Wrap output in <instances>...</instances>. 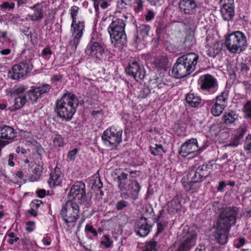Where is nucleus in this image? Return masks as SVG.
<instances>
[{
	"label": "nucleus",
	"instance_id": "obj_1",
	"mask_svg": "<svg viewBox=\"0 0 251 251\" xmlns=\"http://www.w3.org/2000/svg\"><path fill=\"white\" fill-rule=\"evenodd\" d=\"M55 105L54 110L58 117L62 120L69 121L76 112L78 101L74 94L66 93L56 101Z\"/></svg>",
	"mask_w": 251,
	"mask_h": 251
},
{
	"label": "nucleus",
	"instance_id": "obj_2",
	"mask_svg": "<svg viewBox=\"0 0 251 251\" xmlns=\"http://www.w3.org/2000/svg\"><path fill=\"white\" fill-rule=\"evenodd\" d=\"M199 58V55L193 52L187 53L180 56L173 67L172 75L177 78L190 75L196 69Z\"/></svg>",
	"mask_w": 251,
	"mask_h": 251
},
{
	"label": "nucleus",
	"instance_id": "obj_3",
	"mask_svg": "<svg viewBox=\"0 0 251 251\" xmlns=\"http://www.w3.org/2000/svg\"><path fill=\"white\" fill-rule=\"evenodd\" d=\"M128 174L122 172L118 174V176L114 179L117 182L118 187L121 191H126L121 193L122 197L125 199L130 197L134 200H137L141 190V186L135 179H128Z\"/></svg>",
	"mask_w": 251,
	"mask_h": 251
},
{
	"label": "nucleus",
	"instance_id": "obj_4",
	"mask_svg": "<svg viewBox=\"0 0 251 251\" xmlns=\"http://www.w3.org/2000/svg\"><path fill=\"white\" fill-rule=\"evenodd\" d=\"M209 168L207 164L191 168L187 174L181 180L185 190L189 191L193 188L194 183H201L205 180L210 175V172L208 171Z\"/></svg>",
	"mask_w": 251,
	"mask_h": 251
},
{
	"label": "nucleus",
	"instance_id": "obj_5",
	"mask_svg": "<svg viewBox=\"0 0 251 251\" xmlns=\"http://www.w3.org/2000/svg\"><path fill=\"white\" fill-rule=\"evenodd\" d=\"M126 23L124 20L116 18L109 25L107 31L109 34L111 43L115 47L124 45L126 42L125 32Z\"/></svg>",
	"mask_w": 251,
	"mask_h": 251
},
{
	"label": "nucleus",
	"instance_id": "obj_6",
	"mask_svg": "<svg viewBox=\"0 0 251 251\" xmlns=\"http://www.w3.org/2000/svg\"><path fill=\"white\" fill-rule=\"evenodd\" d=\"M218 215L215 226L220 228L229 229L235 225L238 208L236 206L222 207L218 209Z\"/></svg>",
	"mask_w": 251,
	"mask_h": 251
},
{
	"label": "nucleus",
	"instance_id": "obj_7",
	"mask_svg": "<svg viewBox=\"0 0 251 251\" xmlns=\"http://www.w3.org/2000/svg\"><path fill=\"white\" fill-rule=\"evenodd\" d=\"M225 45L230 52L240 53L247 46L246 36L240 31L232 32L226 37Z\"/></svg>",
	"mask_w": 251,
	"mask_h": 251
},
{
	"label": "nucleus",
	"instance_id": "obj_8",
	"mask_svg": "<svg viewBox=\"0 0 251 251\" xmlns=\"http://www.w3.org/2000/svg\"><path fill=\"white\" fill-rule=\"evenodd\" d=\"M79 208L75 202L68 201L62 207L61 215L63 221L66 223H74L79 217Z\"/></svg>",
	"mask_w": 251,
	"mask_h": 251
},
{
	"label": "nucleus",
	"instance_id": "obj_9",
	"mask_svg": "<svg viewBox=\"0 0 251 251\" xmlns=\"http://www.w3.org/2000/svg\"><path fill=\"white\" fill-rule=\"evenodd\" d=\"M123 131L111 127L105 130L101 136L104 143L113 148L117 147L122 141Z\"/></svg>",
	"mask_w": 251,
	"mask_h": 251
},
{
	"label": "nucleus",
	"instance_id": "obj_10",
	"mask_svg": "<svg viewBox=\"0 0 251 251\" xmlns=\"http://www.w3.org/2000/svg\"><path fill=\"white\" fill-rule=\"evenodd\" d=\"M200 89L207 92H215L218 88L217 79L210 74H205L201 76L198 79Z\"/></svg>",
	"mask_w": 251,
	"mask_h": 251
},
{
	"label": "nucleus",
	"instance_id": "obj_11",
	"mask_svg": "<svg viewBox=\"0 0 251 251\" xmlns=\"http://www.w3.org/2000/svg\"><path fill=\"white\" fill-rule=\"evenodd\" d=\"M33 69V65L30 62H21L15 64L12 71H9L8 75L13 79H19L25 76Z\"/></svg>",
	"mask_w": 251,
	"mask_h": 251
},
{
	"label": "nucleus",
	"instance_id": "obj_12",
	"mask_svg": "<svg viewBox=\"0 0 251 251\" xmlns=\"http://www.w3.org/2000/svg\"><path fill=\"white\" fill-rule=\"evenodd\" d=\"M125 70L128 75L133 76L137 81L144 79L145 77V72L144 68L137 61L129 63Z\"/></svg>",
	"mask_w": 251,
	"mask_h": 251
},
{
	"label": "nucleus",
	"instance_id": "obj_13",
	"mask_svg": "<svg viewBox=\"0 0 251 251\" xmlns=\"http://www.w3.org/2000/svg\"><path fill=\"white\" fill-rule=\"evenodd\" d=\"M70 200L78 201L85 199V185L83 182H76L71 187L68 196Z\"/></svg>",
	"mask_w": 251,
	"mask_h": 251
},
{
	"label": "nucleus",
	"instance_id": "obj_14",
	"mask_svg": "<svg viewBox=\"0 0 251 251\" xmlns=\"http://www.w3.org/2000/svg\"><path fill=\"white\" fill-rule=\"evenodd\" d=\"M183 237V241L176 251H190L196 244L197 233L193 230H189Z\"/></svg>",
	"mask_w": 251,
	"mask_h": 251
},
{
	"label": "nucleus",
	"instance_id": "obj_15",
	"mask_svg": "<svg viewBox=\"0 0 251 251\" xmlns=\"http://www.w3.org/2000/svg\"><path fill=\"white\" fill-rule=\"evenodd\" d=\"M71 28L72 30H73V39L70 41L69 45L72 47V50L75 51L82 36L83 30L84 29V23L83 22H79L77 24L75 23L73 27L71 25Z\"/></svg>",
	"mask_w": 251,
	"mask_h": 251
},
{
	"label": "nucleus",
	"instance_id": "obj_16",
	"mask_svg": "<svg viewBox=\"0 0 251 251\" xmlns=\"http://www.w3.org/2000/svg\"><path fill=\"white\" fill-rule=\"evenodd\" d=\"M152 227V225L150 224L149 219L142 217L135 223V230L139 236L145 237L149 234Z\"/></svg>",
	"mask_w": 251,
	"mask_h": 251
},
{
	"label": "nucleus",
	"instance_id": "obj_17",
	"mask_svg": "<svg viewBox=\"0 0 251 251\" xmlns=\"http://www.w3.org/2000/svg\"><path fill=\"white\" fill-rule=\"evenodd\" d=\"M199 150L197 140L196 138H191L186 140L183 143L179 151V154L182 156L185 157Z\"/></svg>",
	"mask_w": 251,
	"mask_h": 251
},
{
	"label": "nucleus",
	"instance_id": "obj_18",
	"mask_svg": "<svg viewBox=\"0 0 251 251\" xmlns=\"http://www.w3.org/2000/svg\"><path fill=\"white\" fill-rule=\"evenodd\" d=\"M178 7L180 12L191 15L196 13L199 6L195 0H179Z\"/></svg>",
	"mask_w": 251,
	"mask_h": 251
},
{
	"label": "nucleus",
	"instance_id": "obj_19",
	"mask_svg": "<svg viewBox=\"0 0 251 251\" xmlns=\"http://www.w3.org/2000/svg\"><path fill=\"white\" fill-rule=\"evenodd\" d=\"M85 52L89 55L100 58L104 53V48L100 43L91 41L88 44Z\"/></svg>",
	"mask_w": 251,
	"mask_h": 251
},
{
	"label": "nucleus",
	"instance_id": "obj_20",
	"mask_svg": "<svg viewBox=\"0 0 251 251\" xmlns=\"http://www.w3.org/2000/svg\"><path fill=\"white\" fill-rule=\"evenodd\" d=\"M215 231L213 232V237L218 243L220 245H224L227 242L228 234L230 229L220 228L219 226H214Z\"/></svg>",
	"mask_w": 251,
	"mask_h": 251
},
{
	"label": "nucleus",
	"instance_id": "obj_21",
	"mask_svg": "<svg viewBox=\"0 0 251 251\" xmlns=\"http://www.w3.org/2000/svg\"><path fill=\"white\" fill-rule=\"evenodd\" d=\"M221 5L220 11L223 19L226 21L231 20L235 14L234 4L229 5L225 3Z\"/></svg>",
	"mask_w": 251,
	"mask_h": 251
},
{
	"label": "nucleus",
	"instance_id": "obj_22",
	"mask_svg": "<svg viewBox=\"0 0 251 251\" xmlns=\"http://www.w3.org/2000/svg\"><path fill=\"white\" fill-rule=\"evenodd\" d=\"M15 129L8 126L4 125L0 127V139L12 140L15 137Z\"/></svg>",
	"mask_w": 251,
	"mask_h": 251
},
{
	"label": "nucleus",
	"instance_id": "obj_23",
	"mask_svg": "<svg viewBox=\"0 0 251 251\" xmlns=\"http://www.w3.org/2000/svg\"><path fill=\"white\" fill-rule=\"evenodd\" d=\"M165 215V212L163 210H161L159 211V215L154 219V222L157 223V231L155 234L154 236L156 237L160 233H162L167 227L168 223L167 221L162 220V218H164Z\"/></svg>",
	"mask_w": 251,
	"mask_h": 251
},
{
	"label": "nucleus",
	"instance_id": "obj_24",
	"mask_svg": "<svg viewBox=\"0 0 251 251\" xmlns=\"http://www.w3.org/2000/svg\"><path fill=\"white\" fill-rule=\"evenodd\" d=\"M60 171L59 168L55 167L50 174V178L49 184L51 187L60 185L61 183L60 178Z\"/></svg>",
	"mask_w": 251,
	"mask_h": 251
},
{
	"label": "nucleus",
	"instance_id": "obj_25",
	"mask_svg": "<svg viewBox=\"0 0 251 251\" xmlns=\"http://www.w3.org/2000/svg\"><path fill=\"white\" fill-rule=\"evenodd\" d=\"M195 43L194 35L189 34L186 36L185 40L181 45L182 49L186 51H188L192 49Z\"/></svg>",
	"mask_w": 251,
	"mask_h": 251
},
{
	"label": "nucleus",
	"instance_id": "obj_26",
	"mask_svg": "<svg viewBox=\"0 0 251 251\" xmlns=\"http://www.w3.org/2000/svg\"><path fill=\"white\" fill-rule=\"evenodd\" d=\"M238 118V115L236 112L231 110L227 113H225L222 117V120L224 123L228 125L233 123Z\"/></svg>",
	"mask_w": 251,
	"mask_h": 251
},
{
	"label": "nucleus",
	"instance_id": "obj_27",
	"mask_svg": "<svg viewBox=\"0 0 251 251\" xmlns=\"http://www.w3.org/2000/svg\"><path fill=\"white\" fill-rule=\"evenodd\" d=\"M94 6L95 8L96 14H100L99 5L100 7L105 9L108 8L110 5L111 0H93Z\"/></svg>",
	"mask_w": 251,
	"mask_h": 251
},
{
	"label": "nucleus",
	"instance_id": "obj_28",
	"mask_svg": "<svg viewBox=\"0 0 251 251\" xmlns=\"http://www.w3.org/2000/svg\"><path fill=\"white\" fill-rule=\"evenodd\" d=\"M33 9H34V13L30 16L32 21H38L43 18V10L41 8L39 4L35 5Z\"/></svg>",
	"mask_w": 251,
	"mask_h": 251
},
{
	"label": "nucleus",
	"instance_id": "obj_29",
	"mask_svg": "<svg viewBox=\"0 0 251 251\" xmlns=\"http://www.w3.org/2000/svg\"><path fill=\"white\" fill-rule=\"evenodd\" d=\"M186 102L192 107H196L201 103V99L194 94H189L186 97Z\"/></svg>",
	"mask_w": 251,
	"mask_h": 251
},
{
	"label": "nucleus",
	"instance_id": "obj_30",
	"mask_svg": "<svg viewBox=\"0 0 251 251\" xmlns=\"http://www.w3.org/2000/svg\"><path fill=\"white\" fill-rule=\"evenodd\" d=\"M169 210L173 213H177L180 211L181 204L178 198L172 200L168 204Z\"/></svg>",
	"mask_w": 251,
	"mask_h": 251
},
{
	"label": "nucleus",
	"instance_id": "obj_31",
	"mask_svg": "<svg viewBox=\"0 0 251 251\" xmlns=\"http://www.w3.org/2000/svg\"><path fill=\"white\" fill-rule=\"evenodd\" d=\"M228 91H224L223 92L221 95L218 96L216 98V102L215 103H217L218 104H222L224 107L226 106L227 102L228 100Z\"/></svg>",
	"mask_w": 251,
	"mask_h": 251
},
{
	"label": "nucleus",
	"instance_id": "obj_32",
	"mask_svg": "<svg viewBox=\"0 0 251 251\" xmlns=\"http://www.w3.org/2000/svg\"><path fill=\"white\" fill-rule=\"evenodd\" d=\"M25 96H19L15 98L14 104L12 106V110H16L22 108L26 102Z\"/></svg>",
	"mask_w": 251,
	"mask_h": 251
},
{
	"label": "nucleus",
	"instance_id": "obj_33",
	"mask_svg": "<svg viewBox=\"0 0 251 251\" xmlns=\"http://www.w3.org/2000/svg\"><path fill=\"white\" fill-rule=\"evenodd\" d=\"M225 108L226 107L222 104L219 105L217 103H215L212 107L211 112L213 116H219L222 113Z\"/></svg>",
	"mask_w": 251,
	"mask_h": 251
},
{
	"label": "nucleus",
	"instance_id": "obj_34",
	"mask_svg": "<svg viewBox=\"0 0 251 251\" xmlns=\"http://www.w3.org/2000/svg\"><path fill=\"white\" fill-rule=\"evenodd\" d=\"M43 171L42 165L38 164L33 170V173L34 175H32L30 177V179L32 181H36L38 180L41 175Z\"/></svg>",
	"mask_w": 251,
	"mask_h": 251
},
{
	"label": "nucleus",
	"instance_id": "obj_35",
	"mask_svg": "<svg viewBox=\"0 0 251 251\" xmlns=\"http://www.w3.org/2000/svg\"><path fill=\"white\" fill-rule=\"evenodd\" d=\"M155 147L150 146L149 147L151 153L154 156L159 155L161 152H166V151L164 150L163 146L161 145L155 144Z\"/></svg>",
	"mask_w": 251,
	"mask_h": 251
},
{
	"label": "nucleus",
	"instance_id": "obj_36",
	"mask_svg": "<svg viewBox=\"0 0 251 251\" xmlns=\"http://www.w3.org/2000/svg\"><path fill=\"white\" fill-rule=\"evenodd\" d=\"M150 30V26L147 25H140L137 29V32L140 35L144 38L149 35V32Z\"/></svg>",
	"mask_w": 251,
	"mask_h": 251
},
{
	"label": "nucleus",
	"instance_id": "obj_37",
	"mask_svg": "<svg viewBox=\"0 0 251 251\" xmlns=\"http://www.w3.org/2000/svg\"><path fill=\"white\" fill-rule=\"evenodd\" d=\"M35 91H36V87L27 92L29 99L33 102H37L39 98H42L40 94L35 93Z\"/></svg>",
	"mask_w": 251,
	"mask_h": 251
},
{
	"label": "nucleus",
	"instance_id": "obj_38",
	"mask_svg": "<svg viewBox=\"0 0 251 251\" xmlns=\"http://www.w3.org/2000/svg\"><path fill=\"white\" fill-rule=\"evenodd\" d=\"M155 63L159 68L164 69L168 64V59L163 56L159 57L155 59Z\"/></svg>",
	"mask_w": 251,
	"mask_h": 251
},
{
	"label": "nucleus",
	"instance_id": "obj_39",
	"mask_svg": "<svg viewBox=\"0 0 251 251\" xmlns=\"http://www.w3.org/2000/svg\"><path fill=\"white\" fill-rule=\"evenodd\" d=\"M157 242L152 240L147 243L143 251H157L156 246Z\"/></svg>",
	"mask_w": 251,
	"mask_h": 251
},
{
	"label": "nucleus",
	"instance_id": "obj_40",
	"mask_svg": "<svg viewBox=\"0 0 251 251\" xmlns=\"http://www.w3.org/2000/svg\"><path fill=\"white\" fill-rule=\"evenodd\" d=\"M36 91L35 93H37L40 94L41 97H42L43 95L44 94H46L49 92L50 89V86L49 84H44L42 85L41 87H36Z\"/></svg>",
	"mask_w": 251,
	"mask_h": 251
},
{
	"label": "nucleus",
	"instance_id": "obj_41",
	"mask_svg": "<svg viewBox=\"0 0 251 251\" xmlns=\"http://www.w3.org/2000/svg\"><path fill=\"white\" fill-rule=\"evenodd\" d=\"M78 7L76 6H73L71 8V15L72 19V26L73 27L75 23H76V17L78 13Z\"/></svg>",
	"mask_w": 251,
	"mask_h": 251
},
{
	"label": "nucleus",
	"instance_id": "obj_42",
	"mask_svg": "<svg viewBox=\"0 0 251 251\" xmlns=\"http://www.w3.org/2000/svg\"><path fill=\"white\" fill-rule=\"evenodd\" d=\"M245 117L246 118H251V101H248L244 106Z\"/></svg>",
	"mask_w": 251,
	"mask_h": 251
},
{
	"label": "nucleus",
	"instance_id": "obj_43",
	"mask_svg": "<svg viewBox=\"0 0 251 251\" xmlns=\"http://www.w3.org/2000/svg\"><path fill=\"white\" fill-rule=\"evenodd\" d=\"M28 87L27 86L21 85L14 90L13 93L18 95V96H25V95H24V93L26 91Z\"/></svg>",
	"mask_w": 251,
	"mask_h": 251
},
{
	"label": "nucleus",
	"instance_id": "obj_44",
	"mask_svg": "<svg viewBox=\"0 0 251 251\" xmlns=\"http://www.w3.org/2000/svg\"><path fill=\"white\" fill-rule=\"evenodd\" d=\"M131 0H118L117 6L121 9L126 8L127 6H130Z\"/></svg>",
	"mask_w": 251,
	"mask_h": 251
},
{
	"label": "nucleus",
	"instance_id": "obj_45",
	"mask_svg": "<svg viewBox=\"0 0 251 251\" xmlns=\"http://www.w3.org/2000/svg\"><path fill=\"white\" fill-rule=\"evenodd\" d=\"M102 183L100 178H97L92 185V189H94V191L100 190L102 187Z\"/></svg>",
	"mask_w": 251,
	"mask_h": 251
},
{
	"label": "nucleus",
	"instance_id": "obj_46",
	"mask_svg": "<svg viewBox=\"0 0 251 251\" xmlns=\"http://www.w3.org/2000/svg\"><path fill=\"white\" fill-rule=\"evenodd\" d=\"M128 203L125 200H121L117 202L116 205L118 210H122L127 206Z\"/></svg>",
	"mask_w": 251,
	"mask_h": 251
},
{
	"label": "nucleus",
	"instance_id": "obj_47",
	"mask_svg": "<svg viewBox=\"0 0 251 251\" xmlns=\"http://www.w3.org/2000/svg\"><path fill=\"white\" fill-rule=\"evenodd\" d=\"M244 149L246 151H251V135H248L246 137V142L244 145Z\"/></svg>",
	"mask_w": 251,
	"mask_h": 251
},
{
	"label": "nucleus",
	"instance_id": "obj_48",
	"mask_svg": "<svg viewBox=\"0 0 251 251\" xmlns=\"http://www.w3.org/2000/svg\"><path fill=\"white\" fill-rule=\"evenodd\" d=\"M77 151L78 150L76 148L69 151L67 154L68 159L71 161L75 160Z\"/></svg>",
	"mask_w": 251,
	"mask_h": 251
},
{
	"label": "nucleus",
	"instance_id": "obj_49",
	"mask_svg": "<svg viewBox=\"0 0 251 251\" xmlns=\"http://www.w3.org/2000/svg\"><path fill=\"white\" fill-rule=\"evenodd\" d=\"M42 204L43 202L41 201L34 200L31 201L30 206L32 208L37 209Z\"/></svg>",
	"mask_w": 251,
	"mask_h": 251
},
{
	"label": "nucleus",
	"instance_id": "obj_50",
	"mask_svg": "<svg viewBox=\"0 0 251 251\" xmlns=\"http://www.w3.org/2000/svg\"><path fill=\"white\" fill-rule=\"evenodd\" d=\"M245 243V239L244 238H240L234 242V246L237 249L242 247Z\"/></svg>",
	"mask_w": 251,
	"mask_h": 251
},
{
	"label": "nucleus",
	"instance_id": "obj_51",
	"mask_svg": "<svg viewBox=\"0 0 251 251\" xmlns=\"http://www.w3.org/2000/svg\"><path fill=\"white\" fill-rule=\"evenodd\" d=\"M53 144L56 147H61L63 145V139L61 137H55L53 139Z\"/></svg>",
	"mask_w": 251,
	"mask_h": 251
},
{
	"label": "nucleus",
	"instance_id": "obj_52",
	"mask_svg": "<svg viewBox=\"0 0 251 251\" xmlns=\"http://www.w3.org/2000/svg\"><path fill=\"white\" fill-rule=\"evenodd\" d=\"M239 138H236L235 136L234 137V139L230 141V142L226 145V147H236L239 145Z\"/></svg>",
	"mask_w": 251,
	"mask_h": 251
},
{
	"label": "nucleus",
	"instance_id": "obj_53",
	"mask_svg": "<svg viewBox=\"0 0 251 251\" xmlns=\"http://www.w3.org/2000/svg\"><path fill=\"white\" fill-rule=\"evenodd\" d=\"M104 237L106 241H101V244L107 248L110 247L112 244V242L110 241V238L107 235H105Z\"/></svg>",
	"mask_w": 251,
	"mask_h": 251
},
{
	"label": "nucleus",
	"instance_id": "obj_54",
	"mask_svg": "<svg viewBox=\"0 0 251 251\" xmlns=\"http://www.w3.org/2000/svg\"><path fill=\"white\" fill-rule=\"evenodd\" d=\"M135 3L137 4V7L135 8V11L137 12L141 11L143 8V1L142 0H136Z\"/></svg>",
	"mask_w": 251,
	"mask_h": 251
},
{
	"label": "nucleus",
	"instance_id": "obj_55",
	"mask_svg": "<svg viewBox=\"0 0 251 251\" xmlns=\"http://www.w3.org/2000/svg\"><path fill=\"white\" fill-rule=\"evenodd\" d=\"M8 236L11 238L8 241L10 244H13L14 243L17 242L19 240V237H15V233L14 232H10L8 234Z\"/></svg>",
	"mask_w": 251,
	"mask_h": 251
},
{
	"label": "nucleus",
	"instance_id": "obj_56",
	"mask_svg": "<svg viewBox=\"0 0 251 251\" xmlns=\"http://www.w3.org/2000/svg\"><path fill=\"white\" fill-rule=\"evenodd\" d=\"M85 230L86 231L92 233L94 236H97L98 235L97 231L93 228L92 226L87 225L85 226Z\"/></svg>",
	"mask_w": 251,
	"mask_h": 251
},
{
	"label": "nucleus",
	"instance_id": "obj_57",
	"mask_svg": "<svg viewBox=\"0 0 251 251\" xmlns=\"http://www.w3.org/2000/svg\"><path fill=\"white\" fill-rule=\"evenodd\" d=\"M129 173V179H133L136 178L137 176H139L141 174V172L139 171H128Z\"/></svg>",
	"mask_w": 251,
	"mask_h": 251
},
{
	"label": "nucleus",
	"instance_id": "obj_58",
	"mask_svg": "<svg viewBox=\"0 0 251 251\" xmlns=\"http://www.w3.org/2000/svg\"><path fill=\"white\" fill-rule=\"evenodd\" d=\"M240 71L243 73H246L249 70V68L245 63H240L239 64Z\"/></svg>",
	"mask_w": 251,
	"mask_h": 251
},
{
	"label": "nucleus",
	"instance_id": "obj_59",
	"mask_svg": "<svg viewBox=\"0 0 251 251\" xmlns=\"http://www.w3.org/2000/svg\"><path fill=\"white\" fill-rule=\"evenodd\" d=\"M35 225L34 222L33 221H29L27 222L26 224V227L25 228L26 230L28 232H32L34 230V228L31 227L32 226Z\"/></svg>",
	"mask_w": 251,
	"mask_h": 251
},
{
	"label": "nucleus",
	"instance_id": "obj_60",
	"mask_svg": "<svg viewBox=\"0 0 251 251\" xmlns=\"http://www.w3.org/2000/svg\"><path fill=\"white\" fill-rule=\"evenodd\" d=\"M150 94V90L148 89H144L141 92L139 97L141 99H145Z\"/></svg>",
	"mask_w": 251,
	"mask_h": 251
},
{
	"label": "nucleus",
	"instance_id": "obj_61",
	"mask_svg": "<svg viewBox=\"0 0 251 251\" xmlns=\"http://www.w3.org/2000/svg\"><path fill=\"white\" fill-rule=\"evenodd\" d=\"M52 51L51 50L50 48L49 47L45 48L42 50V55L44 56H47L48 55H51V54H52Z\"/></svg>",
	"mask_w": 251,
	"mask_h": 251
},
{
	"label": "nucleus",
	"instance_id": "obj_62",
	"mask_svg": "<svg viewBox=\"0 0 251 251\" xmlns=\"http://www.w3.org/2000/svg\"><path fill=\"white\" fill-rule=\"evenodd\" d=\"M154 13L151 11H148L147 14L146 15V20L147 21H150L154 18Z\"/></svg>",
	"mask_w": 251,
	"mask_h": 251
},
{
	"label": "nucleus",
	"instance_id": "obj_63",
	"mask_svg": "<svg viewBox=\"0 0 251 251\" xmlns=\"http://www.w3.org/2000/svg\"><path fill=\"white\" fill-rule=\"evenodd\" d=\"M226 184L224 181H220L219 183V185L217 187L218 191H219V192L223 191V189L226 187Z\"/></svg>",
	"mask_w": 251,
	"mask_h": 251
},
{
	"label": "nucleus",
	"instance_id": "obj_64",
	"mask_svg": "<svg viewBox=\"0 0 251 251\" xmlns=\"http://www.w3.org/2000/svg\"><path fill=\"white\" fill-rule=\"evenodd\" d=\"M246 91H251V84L247 81L243 82Z\"/></svg>",
	"mask_w": 251,
	"mask_h": 251
}]
</instances>
